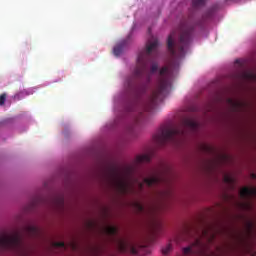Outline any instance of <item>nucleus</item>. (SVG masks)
<instances>
[{"instance_id": "obj_1", "label": "nucleus", "mask_w": 256, "mask_h": 256, "mask_svg": "<svg viewBox=\"0 0 256 256\" xmlns=\"http://www.w3.org/2000/svg\"><path fill=\"white\" fill-rule=\"evenodd\" d=\"M195 31V24L189 22H182L178 29V41L175 42V37H177V32L173 31L168 36L167 48L171 55L172 62L170 67L164 66L159 71V78L156 89L153 90L149 98L141 102L138 112L140 115L143 114V111H153L158 103H161L169 92L171 91V77L173 69H178L179 59L185 57L189 45H191V40L193 39V32Z\"/></svg>"}, {"instance_id": "obj_2", "label": "nucleus", "mask_w": 256, "mask_h": 256, "mask_svg": "<svg viewBox=\"0 0 256 256\" xmlns=\"http://www.w3.org/2000/svg\"><path fill=\"white\" fill-rule=\"evenodd\" d=\"M159 39L151 37L146 43V49L141 51L137 58L136 68L133 75L126 79L125 87L128 91H134L135 93H145L147 86L139 84V80L147 77V80L151 79L153 73H157L159 70V64L152 63L149 72V60L151 55H159Z\"/></svg>"}, {"instance_id": "obj_3", "label": "nucleus", "mask_w": 256, "mask_h": 256, "mask_svg": "<svg viewBox=\"0 0 256 256\" xmlns=\"http://www.w3.org/2000/svg\"><path fill=\"white\" fill-rule=\"evenodd\" d=\"M108 179L120 195H135V193H137V190H135V183L138 185L139 191H141L145 185H147V187H153L165 183V178L160 174H154L150 178H144L143 182L139 181L137 178L127 180L121 177V172L117 166H112L110 168Z\"/></svg>"}, {"instance_id": "obj_4", "label": "nucleus", "mask_w": 256, "mask_h": 256, "mask_svg": "<svg viewBox=\"0 0 256 256\" xmlns=\"http://www.w3.org/2000/svg\"><path fill=\"white\" fill-rule=\"evenodd\" d=\"M199 127L197 122L191 119H184L180 126H164L160 128L158 134L156 135V143L158 145H180L187 137V129L195 131Z\"/></svg>"}, {"instance_id": "obj_5", "label": "nucleus", "mask_w": 256, "mask_h": 256, "mask_svg": "<svg viewBox=\"0 0 256 256\" xmlns=\"http://www.w3.org/2000/svg\"><path fill=\"white\" fill-rule=\"evenodd\" d=\"M0 249L1 251H21L23 249L21 232H16L13 235L1 234Z\"/></svg>"}, {"instance_id": "obj_6", "label": "nucleus", "mask_w": 256, "mask_h": 256, "mask_svg": "<svg viewBox=\"0 0 256 256\" xmlns=\"http://www.w3.org/2000/svg\"><path fill=\"white\" fill-rule=\"evenodd\" d=\"M118 251H120V253L130 251L132 255H149V253H151L147 245L138 244L133 246V244L121 239L118 240Z\"/></svg>"}, {"instance_id": "obj_7", "label": "nucleus", "mask_w": 256, "mask_h": 256, "mask_svg": "<svg viewBox=\"0 0 256 256\" xmlns=\"http://www.w3.org/2000/svg\"><path fill=\"white\" fill-rule=\"evenodd\" d=\"M256 236V222L251 219H246L244 222V227L238 232V239L241 243H247Z\"/></svg>"}, {"instance_id": "obj_8", "label": "nucleus", "mask_w": 256, "mask_h": 256, "mask_svg": "<svg viewBox=\"0 0 256 256\" xmlns=\"http://www.w3.org/2000/svg\"><path fill=\"white\" fill-rule=\"evenodd\" d=\"M241 199H249L250 197H256V187H243L239 193Z\"/></svg>"}, {"instance_id": "obj_9", "label": "nucleus", "mask_w": 256, "mask_h": 256, "mask_svg": "<svg viewBox=\"0 0 256 256\" xmlns=\"http://www.w3.org/2000/svg\"><path fill=\"white\" fill-rule=\"evenodd\" d=\"M219 6L217 4L210 7L203 15V19H211L217 13Z\"/></svg>"}, {"instance_id": "obj_10", "label": "nucleus", "mask_w": 256, "mask_h": 256, "mask_svg": "<svg viewBox=\"0 0 256 256\" xmlns=\"http://www.w3.org/2000/svg\"><path fill=\"white\" fill-rule=\"evenodd\" d=\"M125 45H127V42L122 41L114 47L113 53L116 57H119V55H121V53H123V49H125Z\"/></svg>"}, {"instance_id": "obj_11", "label": "nucleus", "mask_w": 256, "mask_h": 256, "mask_svg": "<svg viewBox=\"0 0 256 256\" xmlns=\"http://www.w3.org/2000/svg\"><path fill=\"white\" fill-rule=\"evenodd\" d=\"M26 233L30 235V237H35L39 235V228L36 226H28L26 227Z\"/></svg>"}, {"instance_id": "obj_12", "label": "nucleus", "mask_w": 256, "mask_h": 256, "mask_svg": "<svg viewBox=\"0 0 256 256\" xmlns=\"http://www.w3.org/2000/svg\"><path fill=\"white\" fill-rule=\"evenodd\" d=\"M150 161H151V156L148 154H143L136 157L137 163H149Z\"/></svg>"}, {"instance_id": "obj_13", "label": "nucleus", "mask_w": 256, "mask_h": 256, "mask_svg": "<svg viewBox=\"0 0 256 256\" xmlns=\"http://www.w3.org/2000/svg\"><path fill=\"white\" fill-rule=\"evenodd\" d=\"M117 231V227L115 226H106L105 228V233L111 237H115V235H117Z\"/></svg>"}, {"instance_id": "obj_14", "label": "nucleus", "mask_w": 256, "mask_h": 256, "mask_svg": "<svg viewBox=\"0 0 256 256\" xmlns=\"http://www.w3.org/2000/svg\"><path fill=\"white\" fill-rule=\"evenodd\" d=\"M243 77L247 79V81H256V74L252 72H245Z\"/></svg>"}, {"instance_id": "obj_15", "label": "nucleus", "mask_w": 256, "mask_h": 256, "mask_svg": "<svg viewBox=\"0 0 256 256\" xmlns=\"http://www.w3.org/2000/svg\"><path fill=\"white\" fill-rule=\"evenodd\" d=\"M207 0H192L193 7H203Z\"/></svg>"}, {"instance_id": "obj_16", "label": "nucleus", "mask_w": 256, "mask_h": 256, "mask_svg": "<svg viewBox=\"0 0 256 256\" xmlns=\"http://www.w3.org/2000/svg\"><path fill=\"white\" fill-rule=\"evenodd\" d=\"M63 203H64V200L62 196H59L58 198H53L52 200L53 205H60V207H62Z\"/></svg>"}, {"instance_id": "obj_17", "label": "nucleus", "mask_w": 256, "mask_h": 256, "mask_svg": "<svg viewBox=\"0 0 256 256\" xmlns=\"http://www.w3.org/2000/svg\"><path fill=\"white\" fill-rule=\"evenodd\" d=\"M224 182L228 183L229 185H233L235 183V180L233 179V177H231L229 175H225Z\"/></svg>"}, {"instance_id": "obj_18", "label": "nucleus", "mask_w": 256, "mask_h": 256, "mask_svg": "<svg viewBox=\"0 0 256 256\" xmlns=\"http://www.w3.org/2000/svg\"><path fill=\"white\" fill-rule=\"evenodd\" d=\"M171 249H173L171 244L166 245V247L162 249L163 255H168L171 252Z\"/></svg>"}, {"instance_id": "obj_19", "label": "nucleus", "mask_w": 256, "mask_h": 256, "mask_svg": "<svg viewBox=\"0 0 256 256\" xmlns=\"http://www.w3.org/2000/svg\"><path fill=\"white\" fill-rule=\"evenodd\" d=\"M183 254L184 255H191V254H193V248H191V246L183 248Z\"/></svg>"}, {"instance_id": "obj_20", "label": "nucleus", "mask_w": 256, "mask_h": 256, "mask_svg": "<svg viewBox=\"0 0 256 256\" xmlns=\"http://www.w3.org/2000/svg\"><path fill=\"white\" fill-rule=\"evenodd\" d=\"M136 207L140 213H145V207L140 203H136Z\"/></svg>"}, {"instance_id": "obj_21", "label": "nucleus", "mask_w": 256, "mask_h": 256, "mask_svg": "<svg viewBox=\"0 0 256 256\" xmlns=\"http://www.w3.org/2000/svg\"><path fill=\"white\" fill-rule=\"evenodd\" d=\"M6 99H7V95L6 94L0 95V105H5Z\"/></svg>"}, {"instance_id": "obj_22", "label": "nucleus", "mask_w": 256, "mask_h": 256, "mask_svg": "<svg viewBox=\"0 0 256 256\" xmlns=\"http://www.w3.org/2000/svg\"><path fill=\"white\" fill-rule=\"evenodd\" d=\"M202 236L209 237V229L208 228L202 230Z\"/></svg>"}, {"instance_id": "obj_23", "label": "nucleus", "mask_w": 256, "mask_h": 256, "mask_svg": "<svg viewBox=\"0 0 256 256\" xmlns=\"http://www.w3.org/2000/svg\"><path fill=\"white\" fill-rule=\"evenodd\" d=\"M54 246L55 247H65V242H55Z\"/></svg>"}, {"instance_id": "obj_24", "label": "nucleus", "mask_w": 256, "mask_h": 256, "mask_svg": "<svg viewBox=\"0 0 256 256\" xmlns=\"http://www.w3.org/2000/svg\"><path fill=\"white\" fill-rule=\"evenodd\" d=\"M228 103H231L232 105H237V103L234 102L233 99H231V98L228 99Z\"/></svg>"}, {"instance_id": "obj_25", "label": "nucleus", "mask_w": 256, "mask_h": 256, "mask_svg": "<svg viewBox=\"0 0 256 256\" xmlns=\"http://www.w3.org/2000/svg\"><path fill=\"white\" fill-rule=\"evenodd\" d=\"M215 239V234H211L210 237L208 238V241H213Z\"/></svg>"}, {"instance_id": "obj_26", "label": "nucleus", "mask_w": 256, "mask_h": 256, "mask_svg": "<svg viewBox=\"0 0 256 256\" xmlns=\"http://www.w3.org/2000/svg\"><path fill=\"white\" fill-rule=\"evenodd\" d=\"M242 205H243V207H246L247 209H249V207H251V204H249V203H244Z\"/></svg>"}, {"instance_id": "obj_27", "label": "nucleus", "mask_w": 256, "mask_h": 256, "mask_svg": "<svg viewBox=\"0 0 256 256\" xmlns=\"http://www.w3.org/2000/svg\"><path fill=\"white\" fill-rule=\"evenodd\" d=\"M37 205V202L32 203V207H35Z\"/></svg>"}, {"instance_id": "obj_28", "label": "nucleus", "mask_w": 256, "mask_h": 256, "mask_svg": "<svg viewBox=\"0 0 256 256\" xmlns=\"http://www.w3.org/2000/svg\"><path fill=\"white\" fill-rule=\"evenodd\" d=\"M252 179H256V174H252Z\"/></svg>"}, {"instance_id": "obj_29", "label": "nucleus", "mask_w": 256, "mask_h": 256, "mask_svg": "<svg viewBox=\"0 0 256 256\" xmlns=\"http://www.w3.org/2000/svg\"><path fill=\"white\" fill-rule=\"evenodd\" d=\"M199 243H201L199 240H196V245H199Z\"/></svg>"}]
</instances>
